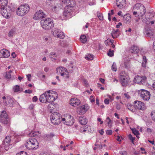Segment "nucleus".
I'll list each match as a JSON object with an SVG mask.
<instances>
[{
  "instance_id": "obj_1",
  "label": "nucleus",
  "mask_w": 155,
  "mask_h": 155,
  "mask_svg": "<svg viewBox=\"0 0 155 155\" xmlns=\"http://www.w3.org/2000/svg\"><path fill=\"white\" fill-rule=\"evenodd\" d=\"M133 14L135 17H138L139 15L143 16L146 12V8L144 6L140 3L136 4L134 6Z\"/></svg>"
},
{
  "instance_id": "obj_2",
  "label": "nucleus",
  "mask_w": 155,
  "mask_h": 155,
  "mask_svg": "<svg viewBox=\"0 0 155 155\" xmlns=\"http://www.w3.org/2000/svg\"><path fill=\"white\" fill-rule=\"evenodd\" d=\"M8 3V0H0V10L2 15L5 18L9 17V13L6 8Z\"/></svg>"
},
{
  "instance_id": "obj_3",
  "label": "nucleus",
  "mask_w": 155,
  "mask_h": 155,
  "mask_svg": "<svg viewBox=\"0 0 155 155\" xmlns=\"http://www.w3.org/2000/svg\"><path fill=\"white\" fill-rule=\"evenodd\" d=\"M40 23L42 28L45 30H49L54 27L53 22L51 19L50 18L42 20Z\"/></svg>"
},
{
  "instance_id": "obj_4",
  "label": "nucleus",
  "mask_w": 155,
  "mask_h": 155,
  "mask_svg": "<svg viewBox=\"0 0 155 155\" xmlns=\"http://www.w3.org/2000/svg\"><path fill=\"white\" fill-rule=\"evenodd\" d=\"M29 10L30 7L28 4L21 5L17 8V14L19 16H22L27 14Z\"/></svg>"
},
{
  "instance_id": "obj_5",
  "label": "nucleus",
  "mask_w": 155,
  "mask_h": 155,
  "mask_svg": "<svg viewBox=\"0 0 155 155\" xmlns=\"http://www.w3.org/2000/svg\"><path fill=\"white\" fill-rule=\"evenodd\" d=\"M55 100V97L52 95H47L46 93H44L40 95V101L42 103H50Z\"/></svg>"
},
{
  "instance_id": "obj_6",
  "label": "nucleus",
  "mask_w": 155,
  "mask_h": 155,
  "mask_svg": "<svg viewBox=\"0 0 155 155\" xmlns=\"http://www.w3.org/2000/svg\"><path fill=\"white\" fill-rule=\"evenodd\" d=\"M38 144L36 139L34 138H30L28 140L25 146L28 149L33 150L37 148L38 146Z\"/></svg>"
},
{
  "instance_id": "obj_7",
  "label": "nucleus",
  "mask_w": 155,
  "mask_h": 155,
  "mask_svg": "<svg viewBox=\"0 0 155 155\" xmlns=\"http://www.w3.org/2000/svg\"><path fill=\"white\" fill-rule=\"evenodd\" d=\"M51 122L54 125H57L59 124L61 120V117L59 113L55 112L51 114L50 116Z\"/></svg>"
},
{
  "instance_id": "obj_8",
  "label": "nucleus",
  "mask_w": 155,
  "mask_h": 155,
  "mask_svg": "<svg viewBox=\"0 0 155 155\" xmlns=\"http://www.w3.org/2000/svg\"><path fill=\"white\" fill-rule=\"evenodd\" d=\"M138 94L140 97L144 101H148L150 98V92L146 90H140L138 91Z\"/></svg>"
},
{
  "instance_id": "obj_9",
  "label": "nucleus",
  "mask_w": 155,
  "mask_h": 155,
  "mask_svg": "<svg viewBox=\"0 0 155 155\" xmlns=\"http://www.w3.org/2000/svg\"><path fill=\"white\" fill-rule=\"evenodd\" d=\"M0 117V121L1 123L4 124H7L9 123V120L5 111H3L1 112Z\"/></svg>"
},
{
  "instance_id": "obj_10",
  "label": "nucleus",
  "mask_w": 155,
  "mask_h": 155,
  "mask_svg": "<svg viewBox=\"0 0 155 155\" xmlns=\"http://www.w3.org/2000/svg\"><path fill=\"white\" fill-rule=\"evenodd\" d=\"M120 78L121 83L123 86H127L130 82L129 78L126 76L120 75Z\"/></svg>"
},
{
  "instance_id": "obj_11",
  "label": "nucleus",
  "mask_w": 155,
  "mask_h": 155,
  "mask_svg": "<svg viewBox=\"0 0 155 155\" xmlns=\"http://www.w3.org/2000/svg\"><path fill=\"white\" fill-rule=\"evenodd\" d=\"M135 106L138 109L143 110H145L146 108L144 103L143 102L138 101H134Z\"/></svg>"
},
{
  "instance_id": "obj_12",
  "label": "nucleus",
  "mask_w": 155,
  "mask_h": 155,
  "mask_svg": "<svg viewBox=\"0 0 155 155\" xmlns=\"http://www.w3.org/2000/svg\"><path fill=\"white\" fill-rule=\"evenodd\" d=\"M45 15L41 10L38 11L34 15L33 17L34 19L38 20L45 17Z\"/></svg>"
},
{
  "instance_id": "obj_13",
  "label": "nucleus",
  "mask_w": 155,
  "mask_h": 155,
  "mask_svg": "<svg viewBox=\"0 0 155 155\" xmlns=\"http://www.w3.org/2000/svg\"><path fill=\"white\" fill-rule=\"evenodd\" d=\"M11 141L10 137L8 136L6 137L4 142V145L5 148L6 150H8L9 148V146L12 145H10V143Z\"/></svg>"
},
{
  "instance_id": "obj_14",
  "label": "nucleus",
  "mask_w": 155,
  "mask_h": 155,
  "mask_svg": "<svg viewBox=\"0 0 155 155\" xmlns=\"http://www.w3.org/2000/svg\"><path fill=\"white\" fill-rule=\"evenodd\" d=\"M10 52L6 49H3L0 51V56L1 57L7 58L10 56Z\"/></svg>"
},
{
  "instance_id": "obj_15",
  "label": "nucleus",
  "mask_w": 155,
  "mask_h": 155,
  "mask_svg": "<svg viewBox=\"0 0 155 155\" xmlns=\"http://www.w3.org/2000/svg\"><path fill=\"white\" fill-rule=\"evenodd\" d=\"M80 100L76 98H74L71 99L70 101V104L73 106H77L80 103Z\"/></svg>"
},
{
  "instance_id": "obj_16",
  "label": "nucleus",
  "mask_w": 155,
  "mask_h": 155,
  "mask_svg": "<svg viewBox=\"0 0 155 155\" xmlns=\"http://www.w3.org/2000/svg\"><path fill=\"white\" fill-rule=\"evenodd\" d=\"M4 101L5 104L10 107H13L14 104V101L11 98L7 97V100Z\"/></svg>"
},
{
  "instance_id": "obj_17",
  "label": "nucleus",
  "mask_w": 155,
  "mask_h": 155,
  "mask_svg": "<svg viewBox=\"0 0 155 155\" xmlns=\"http://www.w3.org/2000/svg\"><path fill=\"white\" fill-rule=\"evenodd\" d=\"M73 8H68V7L66 6L63 13L64 15L65 16H68V15H71Z\"/></svg>"
},
{
  "instance_id": "obj_18",
  "label": "nucleus",
  "mask_w": 155,
  "mask_h": 155,
  "mask_svg": "<svg viewBox=\"0 0 155 155\" xmlns=\"http://www.w3.org/2000/svg\"><path fill=\"white\" fill-rule=\"evenodd\" d=\"M87 110V107L85 108L84 105L81 106L78 109V110L79 112V114H83Z\"/></svg>"
},
{
  "instance_id": "obj_19",
  "label": "nucleus",
  "mask_w": 155,
  "mask_h": 155,
  "mask_svg": "<svg viewBox=\"0 0 155 155\" xmlns=\"http://www.w3.org/2000/svg\"><path fill=\"white\" fill-rule=\"evenodd\" d=\"M130 51L132 53L136 54L139 51V49L137 46L133 45L131 48Z\"/></svg>"
},
{
  "instance_id": "obj_20",
  "label": "nucleus",
  "mask_w": 155,
  "mask_h": 155,
  "mask_svg": "<svg viewBox=\"0 0 155 155\" xmlns=\"http://www.w3.org/2000/svg\"><path fill=\"white\" fill-rule=\"evenodd\" d=\"M79 121L82 125H85L87 122V120L84 117H80L79 118Z\"/></svg>"
},
{
  "instance_id": "obj_21",
  "label": "nucleus",
  "mask_w": 155,
  "mask_h": 155,
  "mask_svg": "<svg viewBox=\"0 0 155 155\" xmlns=\"http://www.w3.org/2000/svg\"><path fill=\"white\" fill-rule=\"evenodd\" d=\"M123 20L126 23H129L131 20V18L129 15H124L123 16Z\"/></svg>"
},
{
  "instance_id": "obj_22",
  "label": "nucleus",
  "mask_w": 155,
  "mask_h": 155,
  "mask_svg": "<svg viewBox=\"0 0 155 155\" xmlns=\"http://www.w3.org/2000/svg\"><path fill=\"white\" fill-rule=\"evenodd\" d=\"M124 1L125 0H116V4L117 7L119 8H122Z\"/></svg>"
},
{
  "instance_id": "obj_23",
  "label": "nucleus",
  "mask_w": 155,
  "mask_h": 155,
  "mask_svg": "<svg viewBox=\"0 0 155 155\" xmlns=\"http://www.w3.org/2000/svg\"><path fill=\"white\" fill-rule=\"evenodd\" d=\"M66 3L67 4V6L68 7V8H73L76 4L74 1L73 0L69 1L68 3Z\"/></svg>"
},
{
  "instance_id": "obj_24",
  "label": "nucleus",
  "mask_w": 155,
  "mask_h": 155,
  "mask_svg": "<svg viewBox=\"0 0 155 155\" xmlns=\"http://www.w3.org/2000/svg\"><path fill=\"white\" fill-rule=\"evenodd\" d=\"M66 71V69L64 68L60 67L59 68H57L56 69L57 73L58 74H60L62 73L65 72Z\"/></svg>"
},
{
  "instance_id": "obj_25",
  "label": "nucleus",
  "mask_w": 155,
  "mask_h": 155,
  "mask_svg": "<svg viewBox=\"0 0 155 155\" xmlns=\"http://www.w3.org/2000/svg\"><path fill=\"white\" fill-rule=\"evenodd\" d=\"M62 120L63 121H65V122H64V124L67 125H69L70 124H72V122H73L72 121V119H71V120H69L68 119H67V118H63L62 119Z\"/></svg>"
},
{
  "instance_id": "obj_26",
  "label": "nucleus",
  "mask_w": 155,
  "mask_h": 155,
  "mask_svg": "<svg viewBox=\"0 0 155 155\" xmlns=\"http://www.w3.org/2000/svg\"><path fill=\"white\" fill-rule=\"evenodd\" d=\"M145 32L148 37H150V38H151L152 37H153V33L150 29L148 28L147 30L146 29Z\"/></svg>"
},
{
  "instance_id": "obj_27",
  "label": "nucleus",
  "mask_w": 155,
  "mask_h": 155,
  "mask_svg": "<svg viewBox=\"0 0 155 155\" xmlns=\"http://www.w3.org/2000/svg\"><path fill=\"white\" fill-rule=\"evenodd\" d=\"M112 37L113 38H115L118 37L120 33H118L115 31V30L114 29H113V31H112L111 34Z\"/></svg>"
},
{
  "instance_id": "obj_28",
  "label": "nucleus",
  "mask_w": 155,
  "mask_h": 155,
  "mask_svg": "<svg viewBox=\"0 0 155 155\" xmlns=\"http://www.w3.org/2000/svg\"><path fill=\"white\" fill-rule=\"evenodd\" d=\"M142 77H140L139 76H136L134 79V81L135 82L140 84L141 80H142Z\"/></svg>"
},
{
  "instance_id": "obj_29",
  "label": "nucleus",
  "mask_w": 155,
  "mask_h": 155,
  "mask_svg": "<svg viewBox=\"0 0 155 155\" xmlns=\"http://www.w3.org/2000/svg\"><path fill=\"white\" fill-rule=\"evenodd\" d=\"M60 31L58 29H54L51 32L52 34L55 37L58 35V34L60 33Z\"/></svg>"
},
{
  "instance_id": "obj_30",
  "label": "nucleus",
  "mask_w": 155,
  "mask_h": 155,
  "mask_svg": "<svg viewBox=\"0 0 155 155\" xmlns=\"http://www.w3.org/2000/svg\"><path fill=\"white\" fill-rule=\"evenodd\" d=\"M54 103H51L49 104L48 106V110L51 112V113L52 112V110L54 108V105L53 104Z\"/></svg>"
},
{
  "instance_id": "obj_31",
  "label": "nucleus",
  "mask_w": 155,
  "mask_h": 155,
  "mask_svg": "<svg viewBox=\"0 0 155 155\" xmlns=\"http://www.w3.org/2000/svg\"><path fill=\"white\" fill-rule=\"evenodd\" d=\"M123 67H124L125 68L129 70L130 68V66L128 62H124L123 64L122 65Z\"/></svg>"
},
{
  "instance_id": "obj_32",
  "label": "nucleus",
  "mask_w": 155,
  "mask_h": 155,
  "mask_svg": "<svg viewBox=\"0 0 155 155\" xmlns=\"http://www.w3.org/2000/svg\"><path fill=\"white\" fill-rule=\"evenodd\" d=\"M143 61L142 63V66L143 67H146V63L147 61V59H146V56H143Z\"/></svg>"
},
{
  "instance_id": "obj_33",
  "label": "nucleus",
  "mask_w": 155,
  "mask_h": 155,
  "mask_svg": "<svg viewBox=\"0 0 155 155\" xmlns=\"http://www.w3.org/2000/svg\"><path fill=\"white\" fill-rule=\"evenodd\" d=\"M81 42L83 43H85L87 41L86 36L84 35H82L80 37Z\"/></svg>"
},
{
  "instance_id": "obj_34",
  "label": "nucleus",
  "mask_w": 155,
  "mask_h": 155,
  "mask_svg": "<svg viewBox=\"0 0 155 155\" xmlns=\"http://www.w3.org/2000/svg\"><path fill=\"white\" fill-rule=\"evenodd\" d=\"M94 57L93 55L89 54L85 57V58L87 60H92L93 59Z\"/></svg>"
},
{
  "instance_id": "obj_35",
  "label": "nucleus",
  "mask_w": 155,
  "mask_h": 155,
  "mask_svg": "<svg viewBox=\"0 0 155 155\" xmlns=\"http://www.w3.org/2000/svg\"><path fill=\"white\" fill-rule=\"evenodd\" d=\"M61 76H63L64 78H69V73L67 71V70L65 72H64L61 74Z\"/></svg>"
},
{
  "instance_id": "obj_36",
  "label": "nucleus",
  "mask_w": 155,
  "mask_h": 155,
  "mask_svg": "<svg viewBox=\"0 0 155 155\" xmlns=\"http://www.w3.org/2000/svg\"><path fill=\"white\" fill-rule=\"evenodd\" d=\"M56 37L61 39H63L64 37V34L63 32H60L58 34V35Z\"/></svg>"
},
{
  "instance_id": "obj_37",
  "label": "nucleus",
  "mask_w": 155,
  "mask_h": 155,
  "mask_svg": "<svg viewBox=\"0 0 155 155\" xmlns=\"http://www.w3.org/2000/svg\"><path fill=\"white\" fill-rule=\"evenodd\" d=\"M97 16L100 20H103L104 19L102 14L99 12H97Z\"/></svg>"
},
{
  "instance_id": "obj_38",
  "label": "nucleus",
  "mask_w": 155,
  "mask_h": 155,
  "mask_svg": "<svg viewBox=\"0 0 155 155\" xmlns=\"http://www.w3.org/2000/svg\"><path fill=\"white\" fill-rule=\"evenodd\" d=\"M13 89L15 92H18L20 91V86L17 85L14 87Z\"/></svg>"
},
{
  "instance_id": "obj_39",
  "label": "nucleus",
  "mask_w": 155,
  "mask_h": 155,
  "mask_svg": "<svg viewBox=\"0 0 155 155\" xmlns=\"http://www.w3.org/2000/svg\"><path fill=\"white\" fill-rule=\"evenodd\" d=\"M132 131L133 133L135 135H139L140 134L139 132L138 131V130H137V129H136V128H133L132 129Z\"/></svg>"
},
{
  "instance_id": "obj_40",
  "label": "nucleus",
  "mask_w": 155,
  "mask_h": 155,
  "mask_svg": "<svg viewBox=\"0 0 155 155\" xmlns=\"http://www.w3.org/2000/svg\"><path fill=\"white\" fill-rule=\"evenodd\" d=\"M114 51L111 50L110 49L109 51V52L107 53V54L108 56L110 57H112L114 55Z\"/></svg>"
},
{
  "instance_id": "obj_41",
  "label": "nucleus",
  "mask_w": 155,
  "mask_h": 155,
  "mask_svg": "<svg viewBox=\"0 0 155 155\" xmlns=\"http://www.w3.org/2000/svg\"><path fill=\"white\" fill-rule=\"evenodd\" d=\"M55 53H54L53 52H51L50 53V55H49V57L52 59H53L54 60H55Z\"/></svg>"
},
{
  "instance_id": "obj_42",
  "label": "nucleus",
  "mask_w": 155,
  "mask_h": 155,
  "mask_svg": "<svg viewBox=\"0 0 155 155\" xmlns=\"http://www.w3.org/2000/svg\"><path fill=\"white\" fill-rule=\"evenodd\" d=\"M111 68L112 70L114 71H116L117 70L116 64L114 62L112 65Z\"/></svg>"
},
{
  "instance_id": "obj_43",
  "label": "nucleus",
  "mask_w": 155,
  "mask_h": 155,
  "mask_svg": "<svg viewBox=\"0 0 155 155\" xmlns=\"http://www.w3.org/2000/svg\"><path fill=\"white\" fill-rule=\"evenodd\" d=\"M151 115L153 120L155 122V111H153L151 112Z\"/></svg>"
},
{
  "instance_id": "obj_44",
  "label": "nucleus",
  "mask_w": 155,
  "mask_h": 155,
  "mask_svg": "<svg viewBox=\"0 0 155 155\" xmlns=\"http://www.w3.org/2000/svg\"><path fill=\"white\" fill-rule=\"evenodd\" d=\"M127 108L130 111L133 112V107H132V105H131V104L130 103H128L127 105Z\"/></svg>"
},
{
  "instance_id": "obj_45",
  "label": "nucleus",
  "mask_w": 155,
  "mask_h": 155,
  "mask_svg": "<svg viewBox=\"0 0 155 155\" xmlns=\"http://www.w3.org/2000/svg\"><path fill=\"white\" fill-rule=\"evenodd\" d=\"M128 137L129 139L131 140L132 143L134 144V140L135 139V138L132 137V135L131 134L129 135Z\"/></svg>"
},
{
  "instance_id": "obj_46",
  "label": "nucleus",
  "mask_w": 155,
  "mask_h": 155,
  "mask_svg": "<svg viewBox=\"0 0 155 155\" xmlns=\"http://www.w3.org/2000/svg\"><path fill=\"white\" fill-rule=\"evenodd\" d=\"M54 135L52 134H46L45 135V138H47V140H50L52 137L54 136Z\"/></svg>"
},
{
  "instance_id": "obj_47",
  "label": "nucleus",
  "mask_w": 155,
  "mask_h": 155,
  "mask_svg": "<svg viewBox=\"0 0 155 155\" xmlns=\"http://www.w3.org/2000/svg\"><path fill=\"white\" fill-rule=\"evenodd\" d=\"M5 77L8 79H11V74L9 72H6Z\"/></svg>"
},
{
  "instance_id": "obj_48",
  "label": "nucleus",
  "mask_w": 155,
  "mask_h": 155,
  "mask_svg": "<svg viewBox=\"0 0 155 155\" xmlns=\"http://www.w3.org/2000/svg\"><path fill=\"white\" fill-rule=\"evenodd\" d=\"M105 121L107 123V124L108 125L110 124L111 122H112L111 120L110 119L109 117H107L106 118V119Z\"/></svg>"
},
{
  "instance_id": "obj_49",
  "label": "nucleus",
  "mask_w": 155,
  "mask_h": 155,
  "mask_svg": "<svg viewBox=\"0 0 155 155\" xmlns=\"http://www.w3.org/2000/svg\"><path fill=\"white\" fill-rule=\"evenodd\" d=\"M147 79L146 77H142V80H141L140 84H143L144 83Z\"/></svg>"
},
{
  "instance_id": "obj_50",
  "label": "nucleus",
  "mask_w": 155,
  "mask_h": 155,
  "mask_svg": "<svg viewBox=\"0 0 155 155\" xmlns=\"http://www.w3.org/2000/svg\"><path fill=\"white\" fill-rule=\"evenodd\" d=\"M106 134L107 135H111L112 134V131L111 130H107L106 131Z\"/></svg>"
},
{
  "instance_id": "obj_51",
  "label": "nucleus",
  "mask_w": 155,
  "mask_h": 155,
  "mask_svg": "<svg viewBox=\"0 0 155 155\" xmlns=\"http://www.w3.org/2000/svg\"><path fill=\"white\" fill-rule=\"evenodd\" d=\"M14 32L13 31H10L8 33V36L9 37H12L13 36Z\"/></svg>"
},
{
  "instance_id": "obj_52",
  "label": "nucleus",
  "mask_w": 155,
  "mask_h": 155,
  "mask_svg": "<svg viewBox=\"0 0 155 155\" xmlns=\"http://www.w3.org/2000/svg\"><path fill=\"white\" fill-rule=\"evenodd\" d=\"M30 137H34L35 135H37L35 133L31 132L30 133L28 134Z\"/></svg>"
},
{
  "instance_id": "obj_53",
  "label": "nucleus",
  "mask_w": 155,
  "mask_h": 155,
  "mask_svg": "<svg viewBox=\"0 0 155 155\" xmlns=\"http://www.w3.org/2000/svg\"><path fill=\"white\" fill-rule=\"evenodd\" d=\"M51 94H54L55 95V97L54 96V97H55V99L56 100L58 97V94H57V92L55 91H52Z\"/></svg>"
},
{
  "instance_id": "obj_54",
  "label": "nucleus",
  "mask_w": 155,
  "mask_h": 155,
  "mask_svg": "<svg viewBox=\"0 0 155 155\" xmlns=\"http://www.w3.org/2000/svg\"><path fill=\"white\" fill-rule=\"evenodd\" d=\"M104 102L106 104H108L109 103V99L108 98L105 99L104 100Z\"/></svg>"
},
{
  "instance_id": "obj_55",
  "label": "nucleus",
  "mask_w": 155,
  "mask_h": 155,
  "mask_svg": "<svg viewBox=\"0 0 155 155\" xmlns=\"http://www.w3.org/2000/svg\"><path fill=\"white\" fill-rule=\"evenodd\" d=\"M32 91L30 90H25V93L31 94L32 93Z\"/></svg>"
},
{
  "instance_id": "obj_56",
  "label": "nucleus",
  "mask_w": 155,
  "mask_h": 155,
  "mask_svg": "<svg viewBox=\"0 0 155 155\" xmlns=\"http://www.w3.org/2000/svg\"><path fill=\"white\" fill-rule=\"evenodd\" d=\"M142 21L146 23V24H147V19L146 18H143V17H142Z\"/></svg>"
},
{
  "instance_id": "obj_57",
  "label": "nucleus",
  "mask_w": 155,
  "mask_h": 155,
  "mask_svg": "<svg viewBox=\"0 0 155 155\" xmlns=\"http://www.w3.org/2000/svg\"><path fill=\"white\" fill-rule=\"evenodd\" d=\"M90 100L91 101V103L94 102L95 101V99L94 98H93V97L92 96H91L90 97Z\"/></svg>"
},
{
  "instance_id": "obj_58",
  "label": "nucleus",
  "mask_w": 155,
  "mask_h": 155,
  "mask_svg": "<svg viewBox=\"0 0 155 155\" xmlns=\"http://www.w3.org/2000/svg\"><path fill=\"white\" fill-rule=\"evenodd\" d=\"M27 77L28 78V81H31V74H28V75H26Z\"/></svg>"
},
{
  "instance_id": "obj_59",
  "label": "nucleus",
  "mask_w": 155,
  "mask_h": 155,
  "mask_svg": "<svg viewBox=\"0 0 155 155\" xmlns=\"http://www.w3.org/2000/svg\"><path fill=\"white\" fill-rule=\"evenodd\" d=\"M32 100L33 102H36L38 100V98L36 96H35L33 97Z\"/></svg>"
},
{
  "instance_id": "obj_60",
  "label": "nucleus",
  "mask_w": 155,
  "mask_h": 155,
  "mask_svg": "<svg viewBox=\"0 0 155 155\" xmlns=\"http://www.w3.org/2000/svg\"><path fill=\"white\" fill-rule=\"evenodd\" d=\"M52 91L49 90L48 91L46 92H45V93H46L47 95H51V94H50V93H51V91Z\"/></svg>"
},
{
  "instance_id": "obj_61",
  "label": "nucleus",
  "mask_w": 155,
  "mask_h": 155,
  "mask_svg": "<svg viewBox=\"0 0 155 155\" xmlns=\"http://www.w3.org/2000/svg\"><path fill=\"white\" fill-rule=\"evenodd\" d=\"M122 25L121 22H119L118 24L116 26V27L117 28H119L120 26Z\"/></svg>"
},
{
  "instance_id": "obj_62",
  "label": "nucleus",
  "mask_w": 155,
  "mask_h": 155,
  "mask_svg": "<svg viewBox=\"0 0 155 155\" xmlns=\"http://www.w3.org/2000/svg\"><path fill=\"white\" fill-rule=\"evenodd\" d=\"M116 108L117 110H120V106L119 104H117L116 105Z\"/></svg>"
},
{
  "instance_id": "obj_63",
  "label": "nucleus",
  "mask_w": 155,
  "mask_h": 155,
  "mask_svg": "<svg viewBox=\"0 0 155 155\" xmlns=\"http://www.w3.org/2000/svg\"><path fill=\"white\" fill-rule=\"evenodd\" d=\"M21 155H27L26 152L25 151H21L20 152Z\"/></svg>"
},
{
  "instance_id": "obj_64",
  "label": "nucleus",
  "mask_w": 155,
  "mask_h": 155,
  "mask_svg": "<svg viewBox=\"0 0 155 155\" xmlns=\"http://www.w3.org/2000/svg\"><path fill=\"white\" fill-rule=\"evenodd\" d=\"M99 132L101 135H103V133H104L103 129H101L100 131H99Z\"/></svg>"
}]
</instances>
